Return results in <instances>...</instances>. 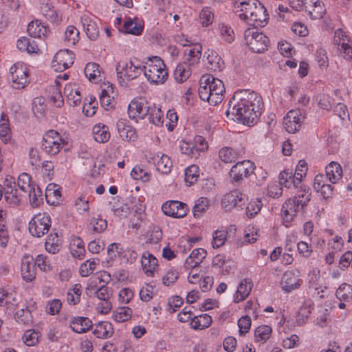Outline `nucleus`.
Instances as JSON below:
<instances>
[{"instance_id":"obj_45","label":"nucleus","mask_w":352,"mask_h":352,"mask_svg":"<svg viewBox=\"0 0 352 352\" xmlns=\"http://www.w3.org/2000/svg\"><path fill=\"white\" fill-rule=\"evenodd\" d=\"M219 159L225 163H232L238 159V153L230 147H223L219 151Z\"/></svg>"},{"instance_id":"obj_12","label":"nucleus","mask_w":352,"mask_h":352,"mask_svg":"<svg viewBox=\"0 0 352 352\" xmlns=\"http://www.w3.org/2000/svg\"><path fill=\"white\" fill-rule=\"evenodd\" d=\"M306 118L305 113L300 109H292L287 112L283 119V125L288 133H294L299 130Z\"/></svg>"},{"instance_id":"obj_34","label":"nucleus","mask_w":352,"mask_h":352,"mask_svg":"<svg viewBox=\"0 0 352 352\" xmlns=\"http://www.w3.org/2000/svg\"><path fill=\"white\" fill-rule=\"evenodd\" d=\"M190 67V65H188L186 61L177 65L173 74L177 82L181 83L189 78L191 74Z\"/></svg>"},{"instance_id":"obj_4","label":"nucleus","mask_w":352,"mask_h":352,"mask_svg":"<svg viewBox=\"0 0 352 352\" xmlns=\"http://www.w3.org/2000/svg\"><path fill=\"white\" fill-rule=\"evenodd\" d=\"M309 187L300 186L296 195L287 199L282 206L283 219L287 223L291 222L296 215L300 206L304 208L310 201L311 192Z\"/></svg>"},{"instance_id":"obj_49","label":"nucleus","mask_w":352,"mask_h":352,"mask_svg":"<svg viewBox=\"0 0 352 352\" xmlns=\"http://www.w3.org/2000/svg\"><path fill=\"white\" fill-rule=\"evenodd\" d=\"M17 185L20 190L24 193L30 191L35 186L31 181V177L26 173L19 175L17 181Z\"/></svg>"},{"instance_id":"obj_6","label":"nucleus","mask_w":352,"mask_h":352,"mask_svg":"<svg viewBox=\"0 0 352 352\" xmlns=\"http://www.w3.org/2000/svg\"><path fill=\"white\" fill-rule=\"evenodd\" d=\"M119 84L127 87L128 82L137 78L143 72V65L137 60H131L126 63H119L116 66Z\"/></svg>"},{"instance_id":"obj_62","label":"nucleus","mask_w":352,"mask_h":352,"mask_svg":"<svg viewBox=\"0 0 352 352\" xmlns=\"http://www.w3.org/2000/svg\"><path fill=\"white\" fill-rule=\"evenodd\" d=\"M180 150L181 152L183 154L187 155L188 156L190 157L191 158H198L199 153L198 151H197L195 146L192 143H188L184 142L180 145Z\"/></svg>"},{"instance_id":"obj_47","label":"nucleus","mask_w":352,"mask_h":352,"mask_svg":"<svg viewBox=\"0 0 352 352\" xmlns=\"http://www.w3.org/2000/svg\"><path fill=\"white\" fill-rule=\"evenodd\" d=\"M50 95L49 96L50 101L56 107H60L63 105V97L60 91V85L57 83L56 86L50 87Z\"/></svg>"},{"instance_id":"obj_58","label":"nucleus","mask_w":352,"mask_h":352,"mask_svg":"<svg viewBox=\"0 0 352 352\" xmlns=\"http://www.w3.org/2000/svg\"><path fill=\"white\" fill-rule=\"evenodd\" d=\"M132 310L128 307H119L113 314V318L118 322H123L131 318Z\"/></svg>"},{"instance_id":"obj_48","label":"nucleus","mask_w":352,"mask_h":352,"mask_svg":"<svg viewBox=\"0 0 352 352\" xmlns=\"http://www.w3.org/2000/svg\"><path fill=\"white\" fill-rule=\"evenodd\" d=\"M336 296L340 301H349L352 298L351 285L347 283L342 284L336 290Z\"/></svg>"},{"instance_id":"obj_44","label":"nucleus","mask_w":352,"mask_h":352,"mask_svg":"<svg viewBox=\"0 0 352 352\" xmlns=\"http://www.w3.org/2000/svg\"><path fill=\"white\" fill-rule=\"evenodd\" d=\"M28 32L32 37L41 38L46 36L47 30L45 26L42 25L41 23L36 21L28 24Z\"/></svg>"},{"instance_id":"obj_33","label":"nucleus","mask_w":352,"mask_h":352,"mask_svg":"<svg viewBox=\"0 0 352 352\" xmlns=\"http://www.w3.org/2000/svg\"><path fill=\"white\" fill-rule=\"evenodd\" d=\"M45 250L51 254L57 253L61 247V239L57 233H51L45 243Z\"/></svg>"},{"instance_id":"obj_36","label":"nucleus","mask_w":352,"mask_h":352,"mask_svg":"<svg viewBox=\"0 0 352 352\" xmlns=\"http://www.w3.org/2000/svg\"><path fill=\"white\" fill-rule=\"evenodd\" d=\"M113 89L112 85H108L107 89H103L100 95V102L101 105L106 109H109L113 107Z\"/></svg>"},{"instance_id":"obj_59","label":"nucleus","mask_w":352,"mask_h":352,"mask_svg":"<svg viewBox=\"0 0 352 352\" xmlns=\"http://www.w3.org/2000/svg\"><path fill=\"white\" fill-rule=\"evenodd\" d=\"M38 332L34 330H27L23 336V342L28 346H35L38 342Z\"/></svg>"},{"instance_id":"obj_11","label":"nucleus","mask_w":352,"mask_h":352,"mask_svg":"<svg viewBox=\"0 0 352 352\" xmlns=\"http://www.w3.org/2000/svg\"><path fill=\"white\" fill-rule=\"evenodd\" d=\"M28 69L22 63H17L10 68V78L15 89H23L28 83Z\"/></svg>"},{"instance_id":"obj_10","label":"nucleus","mask_w":352,"mask_h":352,"mask_svg":"<svg viewBox=\"0 0 352 352\" xmlns=\"http://www.w3.org/2000/svg\"><path fill=\"white\" fill-rule=\"evenodd\" d=\"M64 140L54 130L48 131L43 138L41 149L48 155H55L62 148Z\"/></svg>"},{"instance_id":"obj_41","label":"nucleus","mask_w":352,"mask_h":352,"mask_svg":"<svg viewBox=\"0 0 352 352\" xmlns=\"http://www.w3.org/2000/svg\"><path fill=\"white\" fill-rule=\"evenodd\" d=\"M17 48L21 52H27L29 54L36 53L39 50L35 42L30 41L27 37H22L17 41Z\"/></svg>"},{"instance_id":"obj_22","label":"nucleus","mask_w":352,"mask_h":352,"mask_svg":"<svg viewBox=\"0 0 352 352\" xmlns=\"http://www.w3.org/2000/svg\"><path fill=\"white\" fill-rule=\"evenodd\" d=\"M64 95L70 106H77L81 102L82 95L78 85L69 83L65 86Z\"/></svg>"},{"instance_id":"obj_9","label":"nucleus","mask_w":352,"mask_h":352,"mask_svg":"<svg viewBox=\"0 0 352 352\" xmlns=\"http://www.w3.org/2000/svg\"><path fill=\"white\" fill-rule=\"evenodd\" d=\"M248 199V195L243 189H234L226 193L222 200L221 206L226 211H231L236 208L242 210L243 206Z\"/></svg>"},{"instance_id":"obj_38","label":"nucleus","mask_w":352,"mask_h":352,"mask_svg":"<svg viewBox=\"0 0 352 352\" xmlns=\"http://www.w3.org/2000/svg\"><path fill=\"white\" fill-rule=\"evenodd\" d=\"M212 317L206 314L195 316L190 322L191 327L195 330L208 328L212 323Z\"/></svg>"},{"instance_id":"obj_63","label":"nucleus","mask_w":352,"mask_h":352,"mask_svg":"<svg viewBox=\"0 0 352 352\" xmlns=\"http://www.w3.org/2000/svg\"><path fill=\"white\" fill-rule=\"evenodd\" d=\"M251 324L252 320L249 316H244L240 318L238 320L239 334L243 336L248 333L250 329Z\"/></svg>"},{"instance_id":"obj_20","label":"nucleus","mask_w":352,"mask_h":352,"mask_svg":"<svg viewBox=\"0 0 352 352\" xmlns=\"http://www.w3.org/2000/svg\"><path fill=\"white\" fill-rule=\"evenodd\" d=\"M80 22L87 36L91 40H96L99 35V30L94 20V17L89 13L82 14Z\"/></svg>"},{"instance_id":"obj_14","label":"nucleus","mask_w":352,"mask_h":352,"mask_svg":"<svg viewBox=\"0 0 352 352\" xmlns=\"http://www.w3.org/2000/svg\"><path fill=\"white\" fill-rule=\"evenodd\" d=\"M162 210L164 214L175 218H182L189 211L188 205L179 201H168L162 204Z\"/></svg>"},{"instance_id":"obj_57","label":"nucleus","mask_w":352,"mask_h":352,"mask_svg":"<svg viewBox=\"0 0 352 352\" xmlns=\"http://www.w3.org/2000/svg\"><path fill=\"white\" fill-rule=\"evenodd\" d=\"M263 204L259 199H252L246 207V214L249 218L255 217L261 210Z\"/></svg>"},{"instance_id":"obj_43","label":"nucleus","mask_w":352,"mask_h":352,"mask_svg":"<svg viewBox=\"0 0 352 352\" xmlns=\"http://www.w3.org/2000/svg\"><path fill=\"white\" fill-rule=\"evenodd\" d=\"M146 116H148L150 122L156 126L162 125L164 122V114L161 109L155 104L149 106V112Z\"/></svg>"},{"instance_id":"obj_5","label":"nucleus","mask_w":352,"mask_h":352,"mask_svg":"<svg viewBox=\"0 0 352 352\" xmlns=\"http://www.w3.org/2000/svg\"><path fill=\"white\" fill-rule=\"evenodd\" d=\"M163 60L159 56L148 57L143 65L145 77L153 83H162L168 77Z\"/></svg>"},{"instance_id":"obj_15","label":"nucleus","mask_w":352,"mask_h":352,"mask_svg":"<svg viewBox=\"0 0 352 352\" xmlns=\"http://www.w3.org/2000/svg\"><path fill=\"white\" fill-rule=\"evenodd\" d=\"M300 272L294 269L286 271L281 280V288L285 292H290L300 287L302 280L299 278Z\"/></svg>"},{"instance_id":"obj_18","label":"nucleus","mask_w":352,"mask_h":352,"mask_svg":"<svg viewBox=\"0 0 352 352\" xmlns=\"http://www.w3.org/2000/svg\"><path fill=\"white\" fill-rule=\"evenodd\" d=\"M149 112L148 102L142 99H133L128 107V114L132 119H144Z\"/></svg>"},{"instance_id":"obj_29","label":"nucleus","mask_w":352,"mask_h":352,"mask_svg":"<svg viewBox=\"0 0 352 352\" xmlns=\"http://www.w3.org/2000/svg\"><path fill=\"white\" fill-rule=\"evenodd\" d=\"M94 140L99 143H104L110 138L109 127L103 124H96L92 129Z\"/></svg>"},{"instance_id":"obj_17","label":"nucleus","mask_w":352,"mask_h":352,"mask_svg":"<svg viewBox=\"0 0 352 352\" xmlns=\"http://www.w3.org/2000/svg\"><path fill=\"white\" fill-rule=\"evenodd\" d=\"M93 283H90L87 287V294L90 296L92 294L96 295L97 298L103 301L102 306L105 312H108L111 309V303L109 299L111 296V289L105 285H102L99 288L96 285H93Z\"/></svg>"},{"instance_id":"obj_8","label":"nucleus","mask_w":352,"mask_h":352,"mask_svg":"<svg viewBox=\"0 0 352 352\" xmlns=\"http://www.w3.org/2000/svg\"><path fill=\"white\" fill-rule=\"evenodd\" d=\"M52 226V219L46 212L34 214L29 222L30 233L35 237L41 238L48 233Z\"/></svg>"},{"instance_id":"obj_56","label":"nucleus","mask_w":352,"mask_h":352,"mask_svg":"<svg viewBox=\"0 0 352 352\" xmlns=\"http://www.w3.org/2000/svg\"><path fill=\"white\" fill-rule=\"evenodd\" d=\"M199 176V168L198 166L193 164L185 169V181L189 185L194 184Z\"/></svg>"},{"instance_id":"obj_42","label":"nucleus","mask_w":352,"mask_h":352,"mask_svg":"<svg viewBox=\"0 0 352 352\" xmlns=\"http://www.w3.org/2000/svg\"><path fill=\"white\" fill-rule=\"evenodd\" d=\"M43 15L52 23L58 21V16L54 6L48 1H44L41 6Z\"/></svg>"},{"instance_id":"obj_2","label":"nucleus","mask_w":352,"mask_h":352,"mask_svg":"<svg viewBox=\"0 0 352 352\" xmlns=\"http://www.w3.org/2000/svg\"><path fill=\"white\" fill-rule=\"evenodd\" d=\"M267 10L258 0H236L235 13L248 25L263 26L268 19Z\"/></svg>"},{"instance_id":"obj_46","label":"nucleus","mask_w":352,"mask_h":352,"mask_svg":"<svg viewBox=\"0 0 352 352\" xmlns=\"http://www.w3.org/2000/svg\"><path fill=\"white\" fill-rule=\"evenodd\" d=\"M98 258L89 259L82 264H81L79 272L82 277H87L92 274L96 270V265L99 264Z\"/></svg>"},{"instance_id":"obj_26","label":"nucleus","mask_w":352,"mask_h":352,"mask_svg":"<svg viewBox=\"0 0 352 352\" xmlns=\"http://www.w3.org/2000/svg\"><path fill=\"white\" fill-rule=\"evenodd\" d=\"M118 28L124 33L133 35H140L143 30V25L138 22V19L136 18L134 19L128 18L121 27Z\"/></svg>"},{"instance_id":"obj_39","label":"nucleus","mask_w":352,"mask_h":352,"mask_svg":"<svg viewBox=\"0 0 352 352\" xmlns=\"http://www.w3.org/2000/svg\"><path fill=\"white\" fill-rule=\"evenodd\" d=\"M272 329L268 325L258 326L254 330V342L265 343L270 338Z\"/></svg>"},{"instance_id":"obj_64","label":"nucleus","mask_w":352,"mask_h":352,"mask_svg":"<svg viewBox=\"0 0 352 352\" xmlns=\"http://www.w3.org/2000/svg\"><path fill=\"white\" fill-rule=\"evenodd\" d=\"M131 175L134 179H140L143 182L148 181L150 177V174L140 166H135L131 172Z\"/></svg>"},{"instance_id":"obj_40","label":"nucleus","mask_w":352,"mask_h":352,"mask_svg":"<svg viewBox=\"0 0 352 352\" xmlns=\"http://www.w3.org/2000/svg\"><path fill=\"white\" fill-rule=\"evenodd\" d=\"M157 158L155 162L157 170L163 174L169 173L173 167V163L170 157L167 155L162 154L160 157L157 155Z\"/></svg>"},{"instance_id":"obj_16","label":"nucleus","mask_w":352,"mask_h":352,"mask_svg":"<svg viewBox=\"0 0 352 352\" xmlns=\"http://www.w3.org/2000/svg\"><path fill=\"white\" fill-rule=\"evenodd\" d=\"M74 58V54L72 51L59 50L54 56L52 67L56 71H63L73 65Z\"/></svg>"},{"instance_id":"obj_61","label":"nucleus","mask_w":352,"mask_h":352,"mask_svg":"<svg viewBox=\"0 0 352 352\" xmlns=\"http://www.w3.org/2000/svg\"><path fill=\"white\" fill-rule=\"evenodd\" d=\"M118 133L120 138L123 140L131 141L135 140L136 138V133L135 130L131 128L129 126H124L122 128H120L118 126Z\"/></svg>"},{"instance_id":"obj_25","label":"nucleus","mask_w":352,"mask_h":352,"mask_svg":"<svg viewBox=\"0 0 352 352\" xmlns=\"http://www.w3.org/2000/svg\"><path fill=\"white\" fill-rule=\"evenodd\" d=\"M253 287L251 279L245 278L239 284L234 296V302L238 303L244 300L250 294Z\"/></svg>"},{"instance_id":"obj_53","label":"nucleus","mask_w":352,"mask_h":352,"mask_svg":"<svg viewBox=\"0 0 352 352\" xmlns=\"http://www.w3.org/2000/svg\"><path fill=\"white\" fill-rule=\"evenodd\" d=\"M228 237V232L224 230H217L212 234V245L214 248H219L225 244Z\"/></svg>"},{"instance_id":"obj_27","label":"nucleus","mask_w":352,"mask_h":352,"mask_svg":"<svg viewBox=\"0 0 352 352\" xmlns=\"http://www.w3.org/2000/svg\"><path fill=\"white\" fill-rule=\"evenodd\" d=\"M342 177L341 166L335 162H331L326 166V177L331 184L337 183Z\"/></svg>"},{"instance_id":"obj_3","label":"nucleus","mask_w":352,"mask_h":352,"mask_svg":"<svg viewBox=\"0 0 352 352\" xmlns=\"http://www.w3.org/2000/svg\"><path fill=\"white\" fill-rule=\"evenodd\" d=\"M199 95L204 101L217 105L223 100L225 87L222 80L212 75H204L199 80Z\"/></svg>"},{"instance_id":"obj_54","label":"nucleus","mask_w":352,"mask_h":352,"mask_svg":"<svg viewBox=\"0 0 352 352\" xmlns=\"http://www.w3.org/2000/svg\"><path fill=\"white\" fill-rule=\"evenodd\" d=\"M5 214L3 210H0V245L3 248L7 245L8 241Z\"/></svg>"},{"instance_id":"obj_21","label":"nucleus","mask_w":352,"mask_h":352,"mask_svg":"<svg viewBox=\"0 0 352 352\" xmlns=\"http://www.w3.org/2000/svg\"><path fill=\"white\" fill-rule=\"evenodd\" d=\"M304 6L312 19H321L326 12L325 6L320 0H305Z\"/></svg>"},{"instance_id":"obj_32","label":"nucleus","mask_w":352,"mask_h":352,"mask_svg":"<svg viewBox=\"0 0 352 352\" xmlns=\"http://www.w3.org/2000/svg\"><path fill=\"white\" fill-rule=\"evenodd\" d=\"M85 76L91 82H98L101 79V68L100 65L96 63H89L86 65L84 69Z\"/></svg>"},{"instance_id":"obj_60","label":"nucleus","mask_w":352,"mask_h":352,"mask_svg":"<svg viewBox=\"0 0 352 352\" xmlns=\"http://www.w3.org/2000/svg\"><path fill=\"white\" fill-rule=\"evenodd\" d=\"M14 318L16 320L21 324H28L31 321V310L29 308L18 310Z\"/></svg>"},{"instance_id":"obj_19","label":"nucleus","mask_w":352,"mask_h":352,"mask_svg":"<svg viewBox=\"0 0 352 352\" xmlns=\"http://www.w3.org/2000/svg\"><path fill=\"white\" fill-rule=\"evenodd\" d=\"M36 263L30 255H24L21 259V272L22 278L26 282H32L36 278Z\"/></svg>"},{"instance_id":"obj_31","label":"nucleus","mask_w":352,"mask_h":352,"mask_svg":"<svg viewBox=\"0 0 352 352\" xmlns=\"http://www.w3.org/2000/svg\"><path fill=\"white\" fill-rule=\"evenodd\" d=\"M314 307V303L311 300H305L299 309L296 316V322L299 325L306 323Z\"/></svg>"},{"instance_id":"obj_35","label":"nucleus","mask_w":352,"mask_h":352,"mask_svg":"<svg viewBox=\"0 0 352 352\" xmlns=\"http://www.w3.org/2000/svg\"><path fill=\"white\" fill-rule=\"evenodd\" d=\"M201 46L199 44H196L185 52V55L186 56L185 61L188 65L193 66L199 63L201 56Z\"/></svg>"},{"instance_id":"obj_37","label":"nucleus","mask_w":352,"mask_h":352,"mask_svg":"<svg viewBox=\"0 0 352 352\" xmlns=\"http://www.w3.org/2000/svg\"><path fill=\"white\" fill-rule=\"evenodd\" d=\"M0 138L4 143H8L11 138L9 120L4 112L1 113L0 118Z\"/></svg>"},{"instance_id":"obj_7","label":"nucleus","mask_w":352,"mask_h":352,"mask_svg":"<svg viewBox=\"0 0 352 352\" xmlns=\"http://www.w3.org/2000/svg\"><path fill=\"white\" fill-rule=\"evenodd\" d=\"M244 38L250 49L256 53H262L267 50L270 40L256 28H248L244 32Z\"/></svg>"},{"instance_id":"obj_52","label":"nucleus","mask_w":352,"mask_h":352,"mask_svg":"<svg viewBox=\"0 0 352 352\" xmlns=\"http://www.w3.org/2000/svg\"><path fill=\"white\" fill-rule=\"evenodd\" d=\"M107 227V221L100 218H92L87 225L89 230L93 233H100L106 230Z\"/></svg>"},{"instance_id":"obj_24","label":"nucleus","mask_w":352,"mask_h":352,"mask_svg":"<svg viewBox=\"0 0 352 352\" xmlns=\"http://www.w3.org/2000/svg\"><path fill=\"white\" fill-rule=\"evenodd\" d=\"M141 264L145 274L147 276H152L158 265V261L149 252H145L142 256Z\"/></svg>"},{"instance_id":"obj_51","label":"nucleus","mask_w":352,"mask_h":352,"mask_svg":"<svg viewBox=\"0 0 352 352\" xmlns=\"http://www.w3.org/2000/svg\"><path fill=\"white\" fill-rule=\"evenodd\" d=\"M79 39V31L73 25L67 28L65 32V42L68 46L74 45Z\"/></svg>"},{"instance_id":"obj_28","label":"nucleus","mask_w":352,"mask_h":352,"mask_svg":"<svg viewBox=\"0 0 352 352\" xmlns=\"http://www.w3.org/2000/svg\"><path fill=\"white\" fill-rule=\"evenodd\" d=\"M93 333L98 338L107 339L113 335V328L111 323L109 322H100L96 325Z\"/></svg>"},{"instance_id":"obj_1","label":"nucleus","mask_w":352,"mask_h":352,"mask_svg":"<svg viewBox=\"0 0 352 352\" xmlns=\"http://www.w3.org/2000/svg\"><path fill=\"white\" fill-rule=\"evenodd\" d=\"M263 105L261 96L254 91L240 90L234 93L229 102L227 116H232L243 124H253L258 119Z\"/></svg>"},{"instance_id":"obj_55","label":"nucleus","mask_w":352,"mask_h":352,"mask_svg":"<svg viewBox=\"0 0 352 352\" xmlns=\"http://www.w3.org/2000/svg\"><path fill=\"white\" fill-rule=\"evenodd\" d=\"M30 198V203L34 208L38 207L43 203V195L41 189L35 186L30 191L26 192Z\"/></svg>"},{"instance_id":"obj_23","label":"nucleus","mask_w":352,"mask_h":352,"mask_svg":"<svg viewBox=\"0 0 352 352\" xmlns=\"http://www.w3.org/2000/svg\"><path fill=\"white\" fill-rule=\"evenodd\" d=\"M92 325V321L87 317H73L69 322V327L77 333L87 332L91 328Z\"/></svg>"},{"instance_id":"obj_50","label":"nucleus","mask_w":352,"mask_h":352,"mask_svg":"<svg viewBox=\"0 0 352 352\" xmlns=\"http://www.w3.org/2000/svg\"><path fill=\"white\" fill-rule=\"evenodd\" d=\"M210 206V200L206 197L199 198L195 203L192 212L195 217L199 218L200 216L208 210Z\"/></svg>"},{"instance_id":"obj_30","label":"nucleus","mask_w":352,"mask_h":352,"mask_svg":"<svg viewBox=\"0 0 352 352\" xmlns=\"http://www.w3.org/2000/svg\"><path fill=\"white\" fill-rule=\"evenodd\" d=\"M279 183L287 188L294 187L298 188L300 182L296 179L295 175H293L292 171L290 170H285L281 172L279 175Z\"/></svg>"},{"instance_id":"obj_13","label":"nucleus","mask_w":352,"mask_h":352,"mask_svg":"<svg viewBox=\"0 0 352 352\" xmlns=\"http://www.w3.org/2000/svg\"><path fill=\"white\" fill-rule=\"evenodd\" d=\"M254 171V164L250 160H243L234 165L230 175L232 182H239L245 177H249Z\"/></svg>"}]
</instances>
